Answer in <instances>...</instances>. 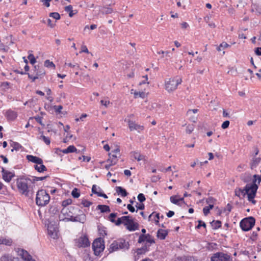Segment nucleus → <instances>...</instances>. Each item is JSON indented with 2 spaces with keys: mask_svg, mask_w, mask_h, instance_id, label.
I'll return each mask as SVG.
<instances>
[{
  "mask_svg": "<svg viewBox=\"0 0 261 261\" xmlns=\"http://www.w3.org/2000/svg\"><path fill=\"white\" fill-rule=\"evenodd\" d=\"M101 191V189L100 187H97L96 185H93L92 187V192L95 194L98 195V194Z\"/></svg>",
  "mask_w": 261,
  "mask_h": 261,
  "instance_id": "35",
  "label": "nucleus"
},
{
  "mask_svg": "<svg viewBox=\"0 0 261 261\" xmlns=\"http://www.w3.org/2000/svg\"><path fill=\"white\" fill-rule=\"evenodd\" d=\"M2 172L3 178L7 182H10L12 177L14 176L13 173L6 171L4 168H3Z\"/></svg>",
  "mask_w": 261,
  "mask_h": 261,
  "instance_id": "13",
  "label": "nucleus"
},
{
  "mask_svg": "<svg viewBox=\"0 0 261 261\" xmlns=\"http://www.w3.org/2000/svg\"><path fill=\"white\" fill-rule=\"evenodd\" d=\"M168 234V231L166 230L160 229L157 232V237L161 240H164Z\"/></svg>",
  "mask_w": 261,
  "mask_h": 261,
  "instance_id": "18",
  "label": "nucleus"
},
{
  "mask_svg": "<svg viewBox=\"0 0 261 261\" xmlns=\"http://www.w3.org/2000/svg\"><path fill=\"white\" fill-rule=\"evenodd\" d=\"M81 203L84 205V206L86 207H89L92 204L91 202H90L86 199L82 200Z\"/></svg>",
  "mask_w": 261,
  "mask_h": 261,
  "instance_id": "47",
  "label": "nucleus"
},
{
  "mask_svg": "<svg viewBox=\"0 0 261 261\" xmlns=\"http://www.w3.org/2000/svg\"><path fill=\"white\" fill-rule=\"evenodd\" d=\"M47 177V176H43V177H36V176H34V177H33V179L32 181H33V183H34L35 181L43 180L45 178H46Z\"/></svg>",
  "mask_w": 261,
  "mask_h": 261,
  "instance_id": "50",
  "label": "nucleus"
},
{
  "mask_svg": "<svg viewBox=\"0 0 261 261\" xmlns=\"http://www.w3.org/2000/svg\"><path fill=\"white\" fill-rule=\"evenodd\" d=\"M116 191L118 194L121 195L122 197H125L127 195L128 193L126 190L121 187H116Z\"/></svg>",
  "mask_w": 261,
  "mask_h": 261,
  "instance_id": "22",
  "label": "nucleus"
},
{
  "mask_svg": "<svg viewBox=\"0 0 261 261\" xmlns=\"http://www.w3.org/2000/svg\"><path fill=\"white\" fill-rule=\"evenodd\" d=\"M152 217H154V218H156V219H154L155 222L156 224L159 223V220L160 219V216L159 213H155V212H153L152 214H151L149 217H148V220L150 221L151 220V218Z\"/></svg>",
  "mask_w": 261,
  "mask_h": 261,
  "instance_id": "33",
  "label": "nucleus"
},
{
  "mask_svg": "<svg viewBox=\"0 0 261 261\" xmlns=\"http://www.w3.org/2000/svg\"><path fill=\"white\" fill-rule=\"evenodd\" d=\"M44 66L47 67H55V64L53 62H50L49 60H46L44 62Z\"/></svg>",
  "mask_w": 261,
  "mask_h": 261,
  "instance_id": "44",
  "label": "nucleus"
},
{
  "mask_svg": "<svg viewBox=\"0 0 261 261\" xmlns=\"http://www.w3.org/2000/svg\"><path fill=\"white\" fill-rule=\"evenodd\" d=\"M80 53H89L88 49L86 46L85 45H82L81 47V51Z\"/></svg>",
  "mask_w": 261,
  "mask_h": 261,
  "instance_id": "63",
  "label": "nucleus"
},
{
  "mask_svg": "<svg viewBox=\"0 0 261 261\" xmlns=\"http://www.w3.org/2000/svg\"><path fill=\"white\" fill-rule=\"evenodd\" d=\"M29 52H30V53L29 54L28 58L30 60V63L34 65L36 62V59L34 55L31 53L32 51H29Z\"/></svg>",
  "mask_w": 261,
  "mask_h": 261,
  "instance_id": "38",
  "label": "nucleus"
},
{
  "mask_svg": "<svg viewBox=\"0 0 261 261\" xmlns=\"http://www.w3.org/2000/svg\"><path fill=\"white\" fill-rule=\"evenodd\" d=\"M71 195L73 197L77 198L80 196V193L79 192L77 189L74 188L71 192Z\"/></svg>",
  "mask_w": 261,
  "mask_h": 261,
  "instance_id": "40",
  "label": "nucleus"
},
{
  "mask_svg": "<svg viewBox=\"0 0 261 261\" xmlns=\"http://www.w3.org/2000/svg\"><path fill=\"white\" fill-rule=\"evenodd\" d=\"M245 187L244 189H242L241 188H238V189L235 190V195L240 197V194H242L243 197H245L246 195H247V193H246Z\"/></svg>",
  "mask_w": 261,
  "mask_h": 261,
  "instance_id": "26",
  "label": "nucleus"
},
{
  "mask_svg": "<svg viewBox=\"0 0 261 261\" xmlns=\"http://www.w3.org/2000/svg\"><path fill=\"white\" fill-rule=\"evenodd\" d=\"M39 139L42 140L46 145H49L50 141L48 137H45L44 135H41L39 138Z\"/></svg>",
  "mask_w": 261,
  "mask_h": 261,
  "instance_id": "39",
  "label": "nucleus"
},
{
  "mask_svg": "<svg viewBox=\"0 0 261 261\" xmlns=\"http://www.w3.org/2000/svg\"><path fill=\"white\" fill-rule=\"evenodd\" d=\"M127 208L132 213H133L135 211L134 207L132 206L131 204H127Z\"/></svg>",
  "mask_w": 261,
  "mask_h": 261,
  "instance_id": "62",
  "label": "nucleus"
},
{
  "mask_svg": "<svg viewBox=\"0 0 261 261\" xmlns=\"http://www.w3.org/2000/svg\"><path fill=\"white\" fill-rule=\"evenodd\" d=\"M214 201H215V199L212 197H208L207 199H206V203L208 204H213L214 203Z\"/></svg>",
  "mask_w": 261,
  "mask_h": 261,
  "instance_id": "61",
  "label": "nucleus"
},
{
  "mask_svg": "<svg viewBox=\"0 0 261 261\" xmlns=\"http://www.w3.org/2000/svg\"><path fill=\"white\" fill-rule=\"evenodd\" d=\"M82 158H83V160L84 161H86L87 162H89L91 160V158L90 157H89V156H85V155H83L82 157H79V160H81Z\"/></svg>",
  "mask_w": 261,
  "mask_h": 261,
  "instance_id": "59",
  "label": "nucleus"
},
{
  "mask_svg": "<svg viewBox=\"0 0 261 261\" xmlns=\"http://www.w3.org/2000/svg\"><path fill=\"white\" fill-rule=\"evenodd\" d=\"M135 98H137L138 96L143 98L145 96V93L143 92H135L134 93Z\"/></svg>",
  "mask_w": 261,
  "mask_h": 261,
  "instance_id": "54",
  "label": "nucleus"
},
{
  "mask_svg": "<svg viewBox=\"0 0 261 261\" xmlns=\"http://www.w3.org/2000/svg\"><path fill=\"white\" fill-rule=\"evenodd\" d=\"M72 202V200L70 199H68L62 201V206L66 207L68 205L70 204Z\"/></svg>",
  "mask_w": 261,
  "mask_h": 261,
  "instance_id": "48",
  "label": "nucleus"
},
{
  "mask_svg": "<svg viewBox=\"0 0 261 261\" xmlns=\"http://www.w3.org/2000/svg\"><path fill=\"white\" fill-rule=\"evenodd\" d=\"M211 224L214 229H217L221 227V222L220 220H214L212 222H211Z\"/></svg>",
  "mask_w": 261,
  "mask_h": 261,
  "instance_id": "29",
  "label": "nucleus"
},
{
  "mask_svg": "<svg viewBox=\"0 0 261 261\" xmlns=\"http://www.w3.org/2000/svg\"><path fill=\"white\" fill-rule=\"evenodd\" d=\"M132 156L135 159L137 160L138 161L144 160L145 159L144 155L141 154L138 152H134Z\"/></svg>",
  "mask_w": 261,
  "mask_h": 261,
  "instance_id": "30",
  "label": "nucleus"
},
{
  "mask_svg": "<svg viewBox=\"0 0 261 261\" xmlns=\"http://www.w3.org/2000/svg\"><path fill=\"white\" fill-rule=\"evenodd\" d=\"M128 127L130 131L137 130L138 132L140 133L141 131L143 130L144 128L143 125H139L134 122L133 121L129 120L128 121Z\"/></svg>",
  "mask_w": 261,
  "mask_h": 261,
  "instance_id": "11",
  "label": "nucleus"
},
{
  "mask_svg": "<svg viewBox=\"0 0 261 261\" xmlns=\"http://www.w3.org/2000/svg\"><path fill=\"white\" fill-rule=\"evenodd\" d=\"M12 243V241L10 239L0 238V244H5L6 245L10 246Z\"/></svg>",
  "mask_w": 261,
  "mask_h": 261,
  "instance_id": "32",
  "label": "nucleus"
},
{
  "mask_svg": "<svg viewBox=\"0 0 261 261\" xmlns=\"http://www.w3.org/2000/svg\"><path fill=\"white\" fill-rule=\"evenodd\" d=\"M117 214L116 213H111L109 217V220L112 223L115 222V218L116 217Z\"/></svg>",
  "mask_w": 261,
  "mask_h": 261,
  "instance_id": "49",
  "label": "nucleus"
},
{
  "mask_svg": "<svg viewBox=\"0 0 261 261\" xmlns=\"http://www.w3.org/2000/svg\"><path fill=\"white\" fill-rule=\"evenodd\" d=\"M194 126L193 124H189L186 127V133L188 134H191L194 130Z\"/></svg>",
  "mask_w": 261,
  "mask_h": 261,
  "instance_id": "45",
  "label": "nucleus"
},
{
  "mask_svg": "<svg viewBox=\"0 0 261 261\" xmlns=\"http://www.w3.org/2000/svg\"><path fill=\"white\" fill-rule=\"evenodd\" d=\"M138 199L140 202H143L146 200V198L143 194L140 193L138 195Z\"/></svg>",
  "mask_w": 261,
  "mask_h": 261,
  "instance_id": "51",
  "label": "nucleus"
},
{
  "mask_svg": "<svg viewBox=\"0 0 261 261\" xmlns=\"http://www.w3.org/2000/svg\"><path fill=\"white\" fill-rule=\"evenodd\" d=\"M27 159L29 161L36 163L37 165L43 164V160L41 158L36 156L27 155Z\"/></svg>",
  "mask_w": 261,
  "mask_h": 261,
  "instance_id": "14",
  "label": "nucleus"
},
{
  "mask_svg": "<svg viewBox=\"0 0 261 261\" xmlns=\"http://www.w3.org/2000/svg\"><path fill=\"white\" fill-rule=\"evenodd\" d=\"M17 257H12L9 254H5L1 257L0 261H17Z\"/></svg>",
  "mask_w": 261,
  "mask_h": 261,
  "instance_id": "19",
  "label": "nucleus"
},
{
  "mask_svg": "<svg viewBox=\"0 0 261 261\" xmlns=\"http://www.w3.org/2000/svg\"><path fill=\"white\" fill-rule=\"evenodd\" d=\"M59 219L60 220L66 221H72V222H79L82 223H84L86 220V215L84 214H80L75 217L71 216L69 218H63L61 216H59Z\"/></svg>",
  "mask_w": 261,
  "mask_h": 261,
  "instance_id": "7",
  "label": "nucleus"
},
{
  "mask_svg": "<svg viewBox=\"0 0 261 261\" xmlns=\"http://www.w3.org/2000/svg\"><path fill=\"white\" fill-rule=\"evenodd\" d=\"M177 196H172L170 197V201L172 203L178 205H181V203H185L184 198H177Z\"/></svg>",
  "mask_w": 261,
  "mask_h": 261,
  "instance_id": "16",
  "label": "nucleus"
},
{
  "mask_svg": "<svg viewBox=\"0 0 261 261\" xmlns=\"http://www.w3.org/2000/svg\"><path fill=\"white\" fill-rule=\"evenodd\" d=\"M17 187L19 192L25 196L33 195V181L29 178H20L16 180Z\"/></svg>",
  "mask_w": 261,
  "mask_h": 261,
  "instance_id": "1",
  "label": "nucleus"
},
{
  "mask_svg": "<svg viewBox=\"0 0 261 261\" xmlns=\"http://www.w3.org/2000/svg\"><path fill=\"white\" fill-rule=\"evenodd\" d=\"M229 121L228 120L225 121L222 124L221 127L223 129H226L228 127L229 125Z\"/></svg>",
  "mask_w": 261,
  "mask_h": 261,
  "instance_id": "53",
  "label": "nucleus"
},
{
  "mask_svg": "<svg viewBox=\"0 0 261 261\" xmlns=\"http://www.w3.org/2000/svg\"><path fill=\"white\" fill-rule=\"evenodd\" d=\"M96 28H97V25H96V24H92L90 25V28L89 27L88 25H86L85 27L84 28V31H86L87 29L94 30V29H96Z\"/></svg>",
  "mask_w": 261,
  "mask_h": 261,
  "instance_id": "57",
  "label": "nucleus"
},
{
  "mask_svg": "<svg viewBox=\"0 0 261 261\" xmlns=\"http://www.w3.org/2000/svg\"><path fill=\"white\" fill-rule=\"evenodd\" d=\"M255 53L257 56H261V47H257L255 49Z\"/></svg>",
  "mask_w": 261,
  "mask_h": 261,
  "instance_id": "64",
  "label": "nucleus"
},
{
  "mask_svg": "<svg viewBox=\"0 0 261 261\" xmlns=\"http://www.w3.org/2000/svg\"><path fill=\"white\" fill-rule=\"evenodd\" d=\"M146 234H141L139 237L138 243L141 244L146 241Z\"/></svg>",
  "mask_w": 261,
  "mask_h": 261,
  "instance_id": "42",
  "label": "nucleus"
},
{
  "mask_svg": "<svg viewBox=\"0 0 261 261\" xmlns=\"http://www.w3.org/2000/svg\"><path fill=\"white\" fill-rule=\"evenodd\" d=\"M259 178V175H254L252 183L247 184L245 186L246 193L248 192V191H251V193L249 194V198L250 199L254 198L256 195L258 189V186L256 182L257 180L258 181Z\"/></svg>",
  "mask_w": 261,
  "mask_h": 261,
  "instance_id": "3",
  "label": "nucleus"
},
{
  "mask_svg": "<svg viewBox=\"0 0 261 261\" xmlns=\"http://www.w3.org/2000/svg\"><path fill=\"white\" fill-rule=\"evenodd\" d=\"M211 261H231V258L227 254L217 252L212 256Z\"/></svg>",
  "mask_w": 261,
  "mask_h": 261,
  "instance_id": "8",
  "label": "nucleus"
},
{
  "mask_svg": "<svg viewBox=\"0 0 261 261\" xmlns=\"http://www.w3.org/2000/svg\"><path fill=\"white\" fill-rule=\"evenodd\" d=\"M48 233L50 237L54 239L58 238V232L57 230V227L54 226L52 224H49L48 225Z\"/></svg>",
  "mask_w": 261,
  "mask_h": 261,
  "instance_id": "12",
  "label": "nucleus"
},
{
  "mask_svg": "<svg viewBox=\"0 0 261 261\" xmlns=\"http://www.w3.org/2000/svg\"><path fill=\"white\" fill-rule=\"evenodd\" d=\"M261 158L260 157L253 156L251 163L250 164V167L251 169L255 168L260 162Z\"/></svg>",
  "mask_w": 261,
  "mask_h": 261,
  "instance_id": "21",
  "label": "nucleus"
},
{
  "mask_svg": "<svg viewBox=\"0 0 261 261\" xmlns=\"http://www.w3.org/2000/svg\"><path fill=\"white\" fill-rule=\"evenodd\" d=\"M146 243H149L150 244H154L155 243V241L153 239V238L149 234H146Z\"/></svg>",
  "mask_w": 261,
  "mask_h": 261,
  "instance_id": "36",
  "label": "nucleus"
},
{
  "mask_svg": "<svg viewBox=\"0 0 261 261\" xmlns=\"http://www.w3.org/2000/svg\"><path fill=\"white\" fill-rule=\"evenodd\" d=\"M75 244L78 247H86L90 246V243L86 236H82L75 241Z\"/></svg>",
  "mask_w": 261,
  "mask_h": 261,
  "instance_id": "9",
  "label": "nucleus"
},
{
  "mask_svg": "<svg viewBox=\"0 0 261 261\" xmlns=\"http://www.w3.org/2000/svg\"><path fill=\"white\" fill-rule=\"evenodd\" d=\"M117 241L119 249H123L125 250H128L129 249V244L128 242H126L125 240L123 239L119 240Z\"/></svg>",
  "mask_w": 261,
  "mask_h": 261,
  "instance_id": "15",
  "label": "nucleus"
},
{
  "mask_svg": "<svg viewBox=\"0 0 261 261\" xmlns=\"http://www.w3.org/2000/svg\"><path fill=\"white\" fill-rule=\"evenodd\" d=\"M19 254L25 261L29 259V258H31V255H30L27 251L24 250L23 249H21L19 251Z\"/></svg>",
  "mask_w": 261,
  "mask_h": 261,
  "instance_id": "25",
  "label": "nucleus"
},
{
  "mask_svg": "<svg viewBox=\"0 0 261 261\" xmlns=\"http://www.w3.org/2000/svg\"><path fill=\"white\" fill-rule=\"evenodd\" d=\"M113 12V9L109 7H104L103 10L101 11L102 14H109Z\"/></svg>",
  "mask_w": 261,
  "mask_h": 261,
  "instance_id": "37",
  "label": "nucleus"
},
{
  "mask_svg": "<svg viewBox=\"0 0 261 261\" xmlns=\"http://www.w3.org/2000/svg\"><path fill=\"white\" fill-rule=\"evenodd\" d=\"M49 16L56 20H59L60 19V15L57 12H51L49 14Z\"/></svg>",
  "mask_w": 261,
  "mask_h": 261,
  "instance_id": "43",
  "label": "nucleus"
},
{
  "mask_svg": "<svg viewBox=\"0 0 261 261\" xmlns=\"http://www.w3.org/2000/svg\"><path fill=\"white\" fill-rule=\"evenodd\" d=\"M125 226L127 229L132 231L138 229L139 224L137 222H135L134 220L130 217V219L127 223L125 224Z\"/></svg>",
  "mask_w": 261,
  "mask_h": 261,
  "instance_id": "10",
  "label": "nucleus"
},
{
  "mask_svg": "<svg viewBox=\"0 0 261 261\" xmlns=\"http://www.w3.org/2000/svg\"><path fill=\"white\" fill-rule=\"evenodd\" d=\"M92 249L95 255L98 256L105 249V244L103 239L97 238L92 243Z\"/></svg>",
  "mask_w": 261,
  "mask_h": 261,
  "instance_id": "5",
  "label": "nucleus"
},
{
  "mask_svg": "<svg viewBox=\"0 0 261 261\" xmlns=\"http://www.w3.org/2000/svg\"><path fill=\"white\" fill-rule=\"evenodd\" d=\"M149 246V245H148L147 244V243H145V244L142 247L138 248L136 250V253L137 255H141L145 254L146 252H147L149 250L148 248Z\"/></svg>",
  "mask_w": 261,
  "mask_h": 261,
  "instance_id": "17",
  "label": "nucleus"
},
{
  "mask_svg": "<svg viewBox=\"0 0 261 261\" xmlns=\"http://www.w3.org/2000/svg\"><path fill=\"white\" fill-rule=\"evenodd\" d=\"M45 74V71L42 69L39 70L38 71H37L35 74L37 75V76L39 77V76L43 75Z\"/></svg>",
  "mask_w": 261,
  "mask_h": 261,
  "instance_id": "58",
  "label": "nucleus"
},
{
  "mask_svg": "<svg viewBox=\"0 0 261 261\" xmlns=\"http://www.w3.org/2000/svg\"><path fill=\"white\" fill-rule=\"evenodd\" d=\"M21 148V146L18 143H15L13 149L11 150V151H13L14 149L19 150Z\"/></svg>",
  "mask_w": 261,
  "mask_h": 261,
  "instance_id": "60",
  "label": "nucleus"
},
{
  "mask_svg": "<svg viewBox=\"0 0 261 261\" xmlns=\"http://www.w3.org/2000/svg\"><path fill=\"white\" fill-rule=\"evenodd\" d=\"M7 116L9 120H13L16 118L17 115L16 113L13 111H8L7 112Z\"/></svg>",
  "mask_w": 261,
  "mask_h": 261,
  "instance_id": "28",
  "label": "nucleus"
},
{
  "mask_svg": "<svg viewBox=\"0 0 261 261\" xmlns=\"http://www.w3.org/2000/svg\"><path fill=\"white\" fill-rule=\"evenodd\" d=\"M181 82L182 80L179 77L170 79L169 81L165 82V88L169 92L173 91L177 88Z\"/></svg>",
  "mask_w": 261,
  "mask_h": 261,
  "instance_id": "6",
  "label": "nucleus"
},
{
  "mask_svg": "<svg viewBox=\"0 0 261 261\" xmlns=\"http://www.w3.org/2000/svg\"><path fill=\"white\" fill-rule=\"evenodd\" d=\"M97 209L100 210L101 213L110 212L111 211L110 207L106 205H98L97 206Z\"/></svg>",
  "mask_w": 261,
  "mask_h": 261,
  "instance_id": "24",
  "label": "nucleus"
},
{
  "mask_svg": "<svg viewBox=\"0 0 261 261\" xmlns=\"http://www.w3.org/2000/svg\"><path fill=\"white\" fill-rule=\"evenodd\" d=\"M255 223V219L253 217H249L242 220L240 223L241 229L247 231L252 229Z\"/></svg>",
  "mask_w": 261,
  "mask_h": 261,
  "instance_id": "4",
  "label": "nucleus"
},
{
  "mask_svg": "<svg viewBox=\"0 0 261 261\" xmlns=\"http://www.w3.org/2000/svg\"><path fill=\"white\" fill-rule=\"evenodd\" d=\"M118 249H119V246L118 245L117 241H115L110 245V247L109 248L110 252H113Z\"/></svg>",
  "mask_w": 261,
  "mask_h": 261,
  "instance_id": "31",
  "label": "nucleus"
},
{
  "mask_svg": "<svg viewBox=\"0 0 261 261\" xmlns=\"http://www.w3.org/2000/svg\"><path fill=\"white\" fill-rule=\"evenodd\" d=\"M50 200V196L45 190H39L36 194V203L37 205L43 206L47 204Z\"/></svg>",
  "mask_w": 261,
  "mask_h": 261,
  "instance_id": "2",
  "label": "nucleus"
},
{
  "mask_svg": "<svg viewBox=\"0 0 261 261\" xmlns=\"http://www.w3.org/2000/svg\"><path fill=\"white\" fill-rule=\"evenodd\" d=\"M198 225H197V226H196V229H199V228H200V227H201V226H202V227H204V228H205V227H206V224H205V223L204 222H203L202 221H201V220H198Z\"/></svg>",
  "mask_w": 261,
  "mask_h": 261,
  "instance_id": "52",
  "label": "nucleus"
},
{
  "mask_svg": "<svg viewBox=\"0 0 261 261\" xmlns=\"http://www.w3.org/2000/svg\"><path fill=\"white\" fill-rule=\"evenodd\" d=\"M63 107L61 105L60 106H55L54 109L57 113H61V110H62Z\"/></svg>",
  "mask_w": 261,
  "mask_h": 261,
  "instance_id": "55",
  "label": "nucleus"
},
{
  "mask_svg": "<svg viewBox=\"0 0 261 261\" xmlns=\"http://www.w3.org/2000/svg\"><path fill=\"white\" fill-rule=\"evenodd\" d=\"M77 149L73 145L69 146L66 149L62 150V152L64 153H68L70 152H74L76 151Z\"/></svg>",
  "mask_w": 261,
  "mask_h": 261,
  "instance_id": "27",
  "label": "nucleus"
},
{
  "mask_svg": "<svg viewBox=\"0 0 261 261\" xmlns=\"http://www.w3.org/2000/svg\"><path fill=\"white\" fill-rule=\"evenodd\" d=\"M34 168L38 172L40 173L47 170L46 167L44 165H43V164L34 165Z\"/></svg>",
  "mask_w": 261,
  "mask_h": 261,
  "instance_id": "23",
  "label": "nucleus"
},
{
  "mask_svg": "<svg viewBox=\"0 0 261 261\" xmlns=\"http://www.w3.org/2000/svg\"><path fill=\"white\" fill-rule=\"evenodd\" d=\"M122 224H123L125 226V224L127 223L128 221L130 219V216H125L121 217Z\"/></svg>",
  "mask_w": 261,
  "mask_h": 261,
  "instance_id": "46",
  "label": "nucleus"
},
{
  "mask_svg": "<svg viewBox=\"0 0 261 261\" xmlns=\"http://www.w3.org/2000/svg\"><path fill=\"white\" fill-rule=\"evenodd\" d=\"M135 206L138 210H143L145 208L144 204L143 203H137Z\"/></svg>",
  "mask_w": 261,
  "mask_h": 261,
  "instance_id": "56",
  "label": "nucleus"
},
{
  "mask_svg": "<svg viewBox=\"0 0 261 261\" xmlns=\"http://www.w3.org/2000/svg\"><path fill=\"white\" fill-rule=\"evenodd\" d=\"M175 261H196L193 256H183L177 257Z\"/></svg>",
  "mask_w": 261,
  "mask_h": 261,
  "instance_id": "20",
  "label": "nucleus"
},
{
  "mask_svg": "<svg viewBox=\"0 0 261 261\" xmlns=\"http://www.w3.org/2000/svg\"><path fill=\"white\" fill-rule=\"evenodd\" d=\"M214 207V205L213 204H210L208 206H205L203 208V212L205 216L207 215V214L210 213V210L212 209Z\"/></svg>",
  "mask_w": 261,
  "mask_h": 261,
  "instance_id": "34",
  "label": "nucleus"
},
{
  "mask_svg": "<svg viewBox=\"0 0 261 261\" xmlns=\"http://www.w3.org/2000/svg\"><path fill=\"white\" fill-rule=\"evenodd\" d=\"M229 46V45L225 42H223L220 45L217 47V50L221 51V48L224 49Z\"/></svg>",
  "mask_w": 261,
  "mask_h": 261,
  "instance_id": "41",
  "label": "nucleus"
}]
</instances>
